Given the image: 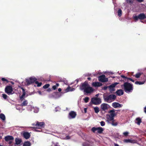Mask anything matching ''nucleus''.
Segmentation results:
<instances>
[{
	"instance_id": "35",
	"label": "nucleus",
	"mask_w": 146,
	"mask_h": 146,
	"mask_svg": "<svg viewBox=\"0 0 146 146\" xmlns=\"http://www.w3.org/2000/svg\"><path fill=\"white\" fill-rule=\"evenodd\" d=\"M22 90H23V93H22V95L20 97V98L21 99H22V98H23V97L25 96V90H24V89L23 88H22Z\"/></svg>"
},
{
	"instance_id": "23",
	"label": "nucleus",
	"mask_w": 146,
	"mask_h": 146,
	"mask_svg": "<svg viewBox=\"0 0 146 146\" xmlns=\"http://www.w3.org/2000/svg\"><path fill=\"white\" fill-rule=\"evenodd\" d=\"M107 119L106 121L108 123L110 124V123H111V121L112 122L114 120V118L111 117V116L108 115V117H107Z\"/></svg>"
},
{
	"instance_id": "8",
	"label": "nucleus",
	"mask_w": 146,
	"mask_h": 146,
	"mask_svg": "<svg viewBox=\"0 0 146 146\" xmlns=\"http://www.w3.org/2000/svg\"><path fill=\"white\" fill-rule=\"evenodd\" d=\"M37 80V79L35 77H32L29 78L27 79L26 82L27 84L29 85L35 82Z\"/></svg>"
},
{
	"instance_id": "33",
	"label": "nucleus",
	"mask_w": 146,
	"mask_h": 146,
	"mask_svg": "<svg viewBox=\"0 0 146 146\" xmlns=\"http://www.w3.org/2000/svg\"><path fill=\"white\" fill-rule=\"evenodd\" d=\"M51 146H60L59 143L56 142H52Z\"/></svg>"
},
{
	"instance_id": "48",
	"label": "nucleus",
	"mask_w": 146,
	"mask_h": 146,
	"mask_svg": "<svg viewBox=\"0 0 146 146\" xmlns=\"http://www.w3.org/2000/svg\"><path fill=\"white\" fill-rule=\"evenodd\" d=\"M100 124H101V125L102 126H104V125H105V122L103 121H101L100 123Z\"/></svg>"
},
{
	"instance_id": "39",
	"label": "nucleus",
	"mask_w": 146,
	"mask_h": 146,
	"mask_svg": "<svg viewBox=\"0 0 146 146\" xmlns=\"http://www.w3.org/2000/svg\"><path fill=\"white\" fill-rule=\"evenodd\" d=\"M83 146H92V145L89 144L88 142H85L83 143Z\"/></svg>"
},
{
	"instance_id": "61",
	"label": "nucleus",
	"mask_w": 146,
	"mask_h": 146,
	"mask_svg": "<svg viewBox=\"0 0 146 146\" xmlns=\"http://www.w3.org/2000/svg\"><path fill=\"white\" fill-rule=\"evenodd\" d=\"M69 137L68 136H66V137L65 138L66 139H69Z\"/></svg>"
},
{
	"instance_id": "2",
	"label": "nucleus",
	"mask_w": 146,
	"mask_h": 146,
	"mask_svg": "<svg viewBox=\"0 0 146 146\" xmlns=\"http://www.w3.org/2000/svg\"><path fill=\"white\" fill-rule=\"evenodd\" d=\"M121 87L127 93L132 92L133 88V84L128 82H124L123 84L121 85Z\"/></svg>"
},
{
	"instance_id": "4",
	"label": "nucleus",
	"mask_w": 146,
	"mask_h": 146,
	"mask_svg": "<svg viewBox=\"0 0 146 146\" xmlns=\"http://www.w3.org/2000/svg\"><path fill=\"white\" fill-rule=\"evenodd\" d=\"M101 103V99L100 98L97 97H94L91 98L90 104L91 103H92L95 105H98L100 104Z\"/></svg>"
},
{
	"instance_id": "34",
	"label": "nucleus",
	"mask_w": 146,
	"mask_h": 146,
	"mask_svg": "<svg viewBox=\"0 0 146 146\" xmlns=\"http://www.w3.org/2000/svg\"><path fill=\"white\" fill-rule=\"evenodd\" d=\"M59 85V84L58 83H56V85H54L52 87V89L53 90H55L56 89H57V87H58Z\"/></svg>"
},
{
	"instance_id": "26",
	"label": "nucleus",
	"mask_w": 146,
	"mask_h": 146,
	"mask_svg": "<svg viewBox=\"0 0 146 146\" xmlns=\"http://www.w3.org/2000/svg\"><path fill=\"white\" fill-rule=\"evenodd\" d=\"M139 15L140 20L144 19L146 18V16L144 13H141Z\"/></svg>"
},
{
	"instance_id": "12",
	"label": "nucleus",
	"mask_w": 146,
	"mask_h": 146,
	"mask_svg": "<svg viewBox=\"0 0 146 146\" xmlns=\"http://www.w3.org/2000/svg\"><path fill=\"white\" fill-rule=\"evenodd\" d=\"M115 110L113 109L112 110H111L108 111V113H110L108 115L110 116L111 117H114L116 114L115 113Z\"/></svg>"
},
{
	"instance_id": "24",
	"label": "nucleus",
	"mask_w": 146,
	"mask_h": 146,
	"mask_svg": "<svg viewBox=\"0 0 146 146\" xmlns=\"http://www.w3.org/2000/svg\"><path fill=\"white\" fill-rule=\"evenodd\" d=\"M135 122V123H136L138 125H140V123L142 122L141 119L140 117H137L136 119Z\"/></svg>"
},
{
	"instance_id": "21",
	"label": "nucleus",
	"mask_w": 146,
	"mask_h": 146,
	"mask_svg": "<svg viewBox=\"0 0 146 146\" xmlns=\"http://www.w3.org/2000/svg\"><path fill=\"white\" fill-rule=\"evenodd\" d=\"M31 107V110H32L35 113H37L39 111V109L37 107H34L32 106L31 105H30L28 108Z\"/></svg>"
},
{
	"instance_id": "9",
	"label": "nucleus",
	"mask_w": 146,
	"mask_h": 146,
	"mask_svg": "<svg viewBox=\"0 0 146 146\" xmlns=\"http://www.w3.org/2000/svg\"><path fill=\"white\" fill-rule=\"evenodd\" d=\"M99 80L102 82H107L108 80V79L105 77V76L104 75H102L98 77Z\"/></svg>"
},
{
	"instance_id": "28",
	"label": "nucleus",
	"mask_w": 146,
	"mask_h": 146,
	"mask_svg": "<svg viewBox=\"0 0 146 146\" xmlns=\"http://www.w3.org/2000/svg\"><path fill=\"white\" fill-rule=\"evenodd\" d=\"M0 119H1L3 121L5 120V116L4 114L3 113L0 114Z\"/></svg>"
},
{
	"instance_id": "30",
	"label": "nucleus",
	"mask_w": 146,
	"mask_h": 146,
	"mask_svg": "<svg viewBox=\"0 0 146 146\" xmlns=\"http://www.w3.org/2000/svg\"><path fill=\"white\" fill-rule=\"evenodd\" d=\"M31 144L29 141L25 142L23 144V146H31Z\"/></svg>"
},
{
	"instance_id": "5",
	"label": "nucleus",
	"mask_w": 146,
	"mask_h": 146,
	"mask_svg": "<svg viewBox=\"0 0 146 146\" xmlns=\"http://www.w3.org/2000/svg\"><path fill=\"white\" fill-rule=\"evenodd\" d=\"M5 92L9 95H12L14 93L12 87L11 86H7L5 88Z\"/></svg>"
},
{
	"instance_id": "31",
	"label": "nucleus",
	"mask_w": 146,
	"mask_h": 146,
	"mask_svg": "<svg viewBox=\"0 0 146 146\" xmlns=\"http://www.w3.org/2000/svg\"><path fill=\"white\" fill-rule=\"evenodd\" d=\"M110 124H111L113 126H115L117 125L118 123L117 122H115V120L114 119V120L111 122Z\"/></svg>"
},
{
	"instance_id": "43",
	"label": "nucleus",
	"mask_w": 146,
	"mask_h": 146,
	"mask_svg": "<svg viewBox=\"0 0 146 146\" xmlns=\"http://www.w3.org/2000/svg\"><path fill=\"white\" fill-rule=\"evenodd\" d=\"M50 86V84H46L43 87V88L44 89H47Z\"/></svg>"
},
{
	"instance_id": "37",
	"label": "nucleus",
	"mask_w": 146,
	"mask_h": 146,
	"mask_svg": "<svg viewBox=\"0 0 146 146\" xmlns=\"http://www.w3.org/2000/svg\"><path fill=\"white\" fill-rule=\"evenodd\" d=\"M94 110L95 112L98 113L99 111V108L98 107H95L94 108Z\"/></svg>"
},
{
	"instance_id": "29",
	"label": "nucleus",
	"mask_w": 146,
	"mask_h": 146,
	"mask_svg": "<svg viewBox=\"0 0 146 146\" xmlns=\"http://www.w3.org/2000/svg\"><path fill=\"white\" fill-rule=\"evenodd\" d=\"M104 129L103 128L101 127H98L97 131V132L99 133H101L103 131Z\"/></svg>"
},
{
	"instance_id": "10",
	"label": "nucleus",
	"mask_w": 146,
	"mask_h": 146,
	"mask_svg": "<svg viewBox=\"0 0 146 146\" xmlns=\"http://www.w3.org/2000/svg\"><path fill=\"white\" fill-rule=\"evenodd\" d=\"M109 106L107 104L103 103L101 105L100 108L103 111H105L107 110L109 108Z\"/></svg>"
},
{
	"instance_id": "60",
	"label": "nucleus",
	"mask_w": 146,
	"mask_h": 146,
	"mask_svg": "<svg viewBox=\"0 0 146 146\" xmlns=\"http://www.w3.org/2000/svg\"><path fill=\"white\" fill-rule=\"evenodd\" d=\"M61 89L60 88H59L58 89V90L59 92H60L61 91Z\"/></svg>"
},
{
	"instance_id": "25",
	"label": "nucleus",
	"mask_w": 146,
	"mask_h": 146,
	"mask_svg": "<svg viewBox=\"0 0 146 146\" xmlns=\"http://www.w3.org/2000/svg\"><path fill=\"white\" fill-rule=\"evenodd\" d=\"M146 81V78L144 79V80L142 82L141 81H136L135 82V84H138L139 85L144 84Z\"/></svg>"
},
{
	"instance_id": "62",
	"label": "nucleus",
	"mask_w": 146,
	"mask_h": 146,
	"mask_svg": "<svg viewBox=\"0 0 146 146\" xmlns=\"http://www.w3.org/2000/svg\"><path fill=\"white\" fill-rule=\"evenodd\" d=\"M9 141V143L10 144H11L12 143V141Z\"/></svg>"
},
{
	"instance_id": "49",
	"label": "nucleus",
	"mask_w": 146,
	"mask_h": 146,
	"mask_svg": "<svg viewBox=\"0 0 146 146\" xmlns=\"http://www.w3.org/2000/svg\"><path fill=\"white\" fill-rule=\"evenodd\" d=\"M129 80H130V81H131V82H134V80H133L131 78H127V80H125L126 81H128Z\"/></svg>"
},
{
	"instance_id": "15",
	"label": "nucleus",
	"mask_w": 146,
	"mask_h": 146,
	"mask_svg": "<svg viewBox=\"0 0 146 146\" xmlns=\"http://www.w3.org/2000/svg\"><path fill=\"white\" fill-rule=\"evenodd\" d=\"M76 115V113L73 111L70 112L69 114V118L70 119L74 118Z\"/></svg>"
},
{
	"instance_id": "40",
	"label": "nucleus",
	"mask_w": 146,
	"mask_h": 146,
	"mask_svg": "<svg viewBox=\"0 0 146 146\" xmlns=\"http://www.w3.org/2000/svg\"><path fill=\"white\" fill-rule=\"evenodd\" d=\"M141 74V73H138L136 74L135 76V77L137 78H139Z\"/></svg>"
},
{
	"instance_id": "47",
	"label": "nucleus",
	"mask_w": 146,
	"mask_h": 146,
	"mask_svg": "<svg viewBox=\"0 0 146 146\" xmlns=\"http://www.w3.org/2000/svg\"><path fill=\"white\" fill-rule=\"evenodd\" d=\"M2 97L4 99H7V96L6 94H2Z\"/></svg>"
},
{
	"instance_id": "22",
	"label": "nucleus",
	"mask_w": 146,
	"mask_h": 146,
	"mask_svg": "<svg viewBox=\"0 0 146 146\" xmlns=\"http://www.w3.org/2000/svg\"><path fill=\"white\" fill-rule=\"evenodd\" d=\"M116 93L117 95L121 96L123 94L124 92L123 90L119 89L117 90L116 92Z\"/></svg>"
},
{
	"instance_id": "44",
	"label": "nucleus",
	"mask_w": 146,
	"mask_h": 146,
	"mask_svg": "<svg viewBox=\"0 0 146 146\" xmlns=\"http://www.w3.org/2000/svg\"><path fill=\"white\" fill-rule=\"evenodd\" d=\"M16 109L18 110H19V111L21 112L23 111V110L20 107H19L18 106H16Z\"/></svg>"
},
{
	"instance_id": "20",
	"label": "nucleus",
	"mask_w": 146,
	"mask_h": 146,
	"mask_svg": "<svg viewBox=\"0 0 146 146\" xmlns=\"http://www.w3.org/2000/svg\"><path fill=\"white\" fill-rule=\"evenodd\" d=\"M102 83L98 82H93L92 84V85L94 87H99L102 86Z\"/></svg>"
},
{
	"instance_id": "59",
	"label": "nucleus",
	"mask_w": 146,
	"mask_h": 146,
	"mask_svg": "<svg viewBox=\"0 0 146 146\" xmlns=\"http://www.w3.org/2000/svg\"><path fill=\"white\" fill-rule=\"evenodd\" d=\"M144 111L145 113H146V107L144 108Z\"/></svg>"
},
{
	"instance_id": "51",
	"label": "nucleus",
	"mask_w": 146,
	"mask_h": 146,
	"mask_svg": "<svg viewBox=\"0 0 146 146\" xmlns=\"http://www.w3.org/2000/svg\"><path fill=\"white\" fill-rule=\"evenodd\" d=\"M121 77H122V78H123L126 79L127 80V77H125L124 75H121Z\"/></svg>"
},
{
	"instance_id": "63",
	"label": "nucleus",
	"mask_w": 146,
	"mask_h": 146,
	"mask_svg": "<svg viewBox=\"0 0 146 146\" xmlns=\"http://www.w3.org/2000/svg\"><path fill=\"white\" fill-rule=\"evenodd\" d=\"M91 79V78L90 77H88V79L89 80H90Z\"/></svg>"
},
{
	"instance_id": "38",
	"label": "nucleus",
	"mask_w": 146,
	"mask_h": 146,
	"mask_svg": "<svg viewBox=\"0 0 146 146\" xmlns=\"http://www.w3.org/2000/svg\"><path fill=\"white\" fill-rule=\"evenodd\" d=\"M98 127H93L91 129V131L93 133H95L96 131H97Z\"/></svg>"
},
{
	"instance_id": "18",
	"label": "nucleus",
	"mask_w": 146,
	"mask_h": 146,
	"mask_svg": "<svg viewBox=\"0 0 146 146\" xmlns=\"http://www.w3.org/2000/svg\"><path fill=\"white\" fill-rule=\"evenodd\" d=\"M23 137L26 139H28L29 138L30 136V133L27 132H25L23 133Z\"/></svg>"
},
{
	"instance_id": "53",
	"label": "nucleus",
	"mask_w": 146,
	"mask_h": 146,
	"mask_svg": "<svg viewBox=\"0 0 146 146\" xmlns=\"http://www.w3.org/2000/svg\"><path fill=\"white\" fill-rule=\"evenodd\" d=\"M30 105H29L27 106V110H30V111H32V110H31V107H29V108H28V107L30 106Z\"/></svg>"
},
{
	"instance_id": "45",
	"label": "nucleus",
	"mask_w": 146,
	"mask_h": 146,
	"mask_svg": "<svg viewBox=\"0 0 146 146\" xmlns=\"http://www.w3.org/2000/svg\"><path fill=\"white\" fill-rule=\"evenodd\" d=\"M127 3L131 4L133 3V0H126Z\"/></svg>"
},
{
	"instance_id": "13",
	"label": "nucleus",
	"mask_w": 146,
	"mask_h": 146,
	"mask_svg": "<svg viewBox=\"0 0 146 146\" xmlns=\"http://www.w3.org/2000/svg\"><path fill=\"white\" fill-rule=\"evenodd\" d=\"M15 143L14 146H19L20 144L22 142V140L19 138H16L15 139Z\"/></svg>"
},
{
	"instance_id": "55",
	"label": "nucleus",
	"mask_w": 146,
	"mask_h": 146,
	"mask_svg": "<svg viewBox=\"0 0 146 146\" xmlns=\"http://www.w3.org/2000/svg\"><path fill=\"white\" fill-rule=\"evenodd\" d=\"M45 91H47L48 92H50L51 91V89L50 88H48L47 90H45Z\"/></svg>"
},
{
	"instance_id": "57",
	"label": "nucleus",
	"mask_w": 146,
	"mask_h": 146,
	"mask_svg": "<svg viewBox=\"0 0 146 146\" xmlns=\"http://www.w3.org/2000/svg\"><path fill=\"white\" fill-rule=\"evenodd\" d=\"M139 2L141 3L143 2L144 0H137Z\"/></svg>"
},
{
	"instance_id": "56",
	"label": "nucleus",
	"mask_w": 146,
	"mask_h": 146,
	"mask_svg": "<svg viewBox=\"0 0 146 146\" xmlns=\"http://www.w3.org/2000/svg\"><path fill=\"white\" fill-rule=\"evenodd\" d=\"M38 93L40 95H42L43 94L42 92L40 91H38Z\"/></svg>"
},
{
	"instance_id": "52",
	"label": "nucleus",
	"mask_w": 146,
	"mask_h": 146,
	"mask_svg": "<svg viewBox=\"0 0 146 146\" xmlns=\"http://www.w3.org/2000/svg\"><path fill=\"white\" fill-rule=\"evenodd\" d=\"M128 134V132H123V134L125 136H126V135H127Z\"/></svg>"
},
{
	"instance_id": "54",
	"label": "nucleus",
	"mask_w": 146,
	"mask_h": 146,
	"mask_svg": "<svg viewBox=\"0 0 146 146\" xmlns=\"http://www.w3.org/2000/svg\"><path fill=\"white\" fill-rule=\"evenodd\" d=\"M1 80L2 81H7V80L5 78H1Z\"/></svg>"
},
{
	"instance_id": "36",
	"label": "nucleus",
	"mask_w": 146,
	"mask_h": 146,
	"mask_svg": "<svg viewBox=\"0 0 146 146\" xmlns=\"http://www.w3.org/2000/svg\"><path fill=\"white\" fill-rule=\"evenodd\" d=\"M117 13L118 14V15L119 17H120V16H121L122 11L120 9H118Z\"/></svg>"
},
{
	"instance_id": "58",
	"label": "nucleus",
	"mask_w": 146,
	"mask_h": 146,
	"mask_svg": "<svg viewBox=\"0 0 146 146\" xmlns=\"http://www.w3.org/2000/svg\"><path fill=\"white\" fill-rule=\"evenodd\" d=\"M75 90V89L74 88H70V91H73Z\"/></svg>"
},
{
	"instance_id": "3",
	"label": "nucleus",
	"mask_w": 146,
	"mask_h": 146,
	"mask_svg": "<svg viewBox=\"0 0 146 146\" xmlns=\"http://www.w3.org/2000/svg\"><path fill=\"white\" fill-rule=\"evenodd\" d=\"M116 98L115 95L111 94L108 96H104V99L105 102L110 103L113 101Z\"/></svg>"
},
{
	"instance_id": "27",
	"label": "nucleus",
	"mask_w": 146,
	"mask_h": 146,
	"mask_svg": "<svg viewBox=\"0 0 146 146\" xmlns=\"http://www.w3.org/2000/svg\"><path fill=\"white\" fill-rule=\"evenodd\" d=\"M70 88H71L70 87H68L66 89H64V90L61 92V93L64 94L69 92H70Z\"/></svg>"
},
{
	"instance_id": "46",
	"label": "nucleus",
	"mask_w": 146,
	"mask_h": 146,
	"mask_svg": "<svg viewBox=\"0 0 146 146\" xmlns=\"http://www.w3.org/2000/svg\"><path fill=\"white\" fill-rule=\"evenodd\" d=\"M60 110V108L59 107H57L55 108V111L57 112L58 111H59Z\"/></svg>"
},
{
	"instance_id": "64",
	"label": "nucleus",
	"mask_w": 146,
	"mask_h": 146,
	"mask_svg": "<svg viewBox=\"0 0 146 146\" xmlns=\"http://www.w3.org/2000/svg\"><path fill=\"white\" fill-rule=\"evenodd\" d=\"M86 108H85L84 109V111H85V113L86 112Z\"/></svg>"
},
{
	"instance_id": "14",
	"label": "nucleus",
	"mask_w": 146,
	"mask_h": 146,
	"mask_svg": "<svg viewBox=\"0 0 146 146\" xmlns=\"http://www.w3.org/2000/svg\"><path fill=\"white\" fill-rule=\"evenodd\" d=\"M132 17L135 22L137 21L139 19L140 20L139 15L137 13L133 14Z\"/></svg>"
},
{
	"instance_id": "32",
	"label": "nucleus",
	"mask_w": 146,
	"mask_h": 146,
	"mask_svg": "<svg viewBox=\"0 0 146 146\" xmlns=\"http://www.w3.org/2000/svg\"><path fill=\"white\" fill-rule=\"evenodd\" d=\"M62 95L61 94L56 93V96L54 97V98L56 99H58Z\"/></svg>"
},
{
	"instance_id": "11",
	"label": "nucleus",
	"mask_w": 146,
	"mask_h": 146,
	"mask_svg": "<svg viewBox=\"0 0 146 146\" xmlns=\"http://www.w3.org/2000/svg\"><path fill=\"white\" fill-rule=\"evenodd\" d=\"M112 106L115 108H121L123 106L122 104H121L117 102H114L112 103Z\"/></svg>"
},
{
	"instance_id": "42",
	"label": "nucleus",
	"mask_w": 146,
	"mask_h": 146,
	"mask_svg": "<svg viewBox=\"0 0 146 146\" xmlns=\"http://www.w3.org/2000/svg\"><path fill=\"white\" fill-rule=\"evenodd\" d=\"M35 83L36 84H37V86L38 87H40L41 86L42 84L41 82L39 83L38 82L36 81Z\"/></svg>"
},
{
	"instance_id": "7",
	"label": "nucleus",
	"mask_w": 146,
	"mask_h": 146,
	"mask_svg": "<svg viewBox=\"0 0 146 146\" xmlns=\"http://www.w3.org/2000/svg\"><path fill=\"white\" fill-rule=\"evenodd\" d=\"M119 83L116 82L113 84H112L110 86H108L109 90L111 92H112L115 90V88L116 86L119 84Z\"/></svg>"
},
{
	"instance_id": "41",
	"label": "nucleus",
	"mask_w": 146,
	"mask_h": 146,
	"mask_svg": "<svg viewBox=\"0 0 146 146\" xmlns=\"http://www.w3.org/2000/svg\"><path fill=\"white\" fill-rule=\"evenodd\" d=\"M89 98L88 97H86L84 98V102L86 103H87L89 101Z\"/></svg>"
},
{
	"instance_id": "1",
	"label": "nucleus",
	"mask_w": 146,
	"mask_h": 146,
	"mask_svg": "<svg viewBox=\"0 0 146 146\" xmlns=\"http://www.w3.org/2000/svg\"><path fill=\"white\" fill-rule=\"evenodd\" d=\"M80 90L83 91L84 94L87 95L93 93L94 90L86 82L81 84L80 86Z\"/></svg>"
},
{
	"instance_id": "50",
	"label": "nucleus",
	"mask_w": 146,
	"mask_h": 146,
	"mask_svg": "<svg viewBox=\"0 0 146 146\" xmlns=\"http://www.w3.org/2000/svg\"><path fill=\"white\" fill-rule=\"evenodd\" d=\"M107 88H108V86H104V87L103 88H102V89L104 90H107Z\"/></svg>"
},
{
	"instance_id": "17",
	"label": "nucleus",
	"mask_w": 146,
	"mask_h": 146,
	"mask_svg": "<svg viewBox=\"0 0 146 146\" xmlns=\"http://www.w3.org/2000/svg\"><path fill=\"white\" fill-rule=\"evenodd\" d=\"M124 142L126 143H136L137 141L131 139H126L124 141Z\"/></svg>"
},
{
	"instance_id": "19",
	"label": "nucleus",
	"mask_w": 146,
	"mask_h": 146,
	"mask_svg": "<svg viewBox=\"0 0 146 146\" xmlns=\"http://www.w3.org/2000/svg\"><path fill=\"white\" fill-rule=\"evenodd\" d=\"M5 139L6 141H9L13 140L14 139V138L12 136H7L5 137Z\"/></svg>"
},
{
	"instance_id": "6",
	"label": "nucleus",
	"mask_w": 146,
	"mask_h": 146,
	"mask_svg": "<svg viewBox=\"0 0 146 146\" xmlns=\"http://www.w3.org/2000/svg\"><path fill=\"white\" fill-rule=\"evenodd\" d=\"M44 123L43 122H37L36 124H32V125L36 128L41 129L44 127Z\"/></svg>"
},
{
	"instance_id": "16",
	"label": "nucleus",
	"mask_w": 146,
	"mask_h": 146,
	"mask_svg": "<svg viewBox=\"0 0 146 146\" xmlns=\"http://www.w3.org/2000/svg\"><path fill=\"white\" fill-rule=\"evenodd\" d=\"M21 100V103L20 105L22 106H26L28 104V102L27 100L25 99Z\"/></svg>"
}]
</instances>
